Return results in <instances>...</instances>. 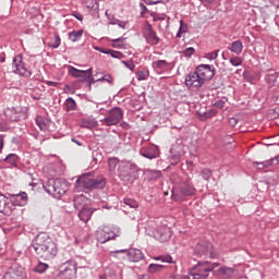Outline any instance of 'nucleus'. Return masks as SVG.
I'll use <instances>...</instances> for the list:
<instances>
[{
  "mask_svg": "<svg viewBox=\"0 0 279 279\" xmlns=\"http://www.w3.org/2000/svg\"><path fill=\"white\" fill-rule=\"evenodd\" d=\"M32 247L38 258H43V260H53L58 256V244L45 232L36 235Z\"/></svg>",
  "mask_w": 279,
  "mask_h": 279,
  "instance_id": "1",
  "label": "nucleus"
},
{
  "mask_svg": "<svg viewBox=\"0 0 279 279\" xmlns=\"http://www.w3.org/2000/svg\"><path fill=\"white\" fill-rule=\"evenodd\" d=\"M43 186L46 193H48V195H52L56 199H60V197L69 191V182L63 179H48Z\"/></svg>",
  "mask_w": 279,
  "mask_h": 279,
  "instance_id": "2",
  "label": "nucleus"
},
{
  "mask_svg": "<svg viewBox=\"0 0 279 279\" xmlns=\"http://www.w3.org/2000/svg\"><path fill=\"white\" fill-rule=\"evenodd\" d=\"M105 186L106 179L104 177L93 179L88 175H81L75 182V189H77V191H93L95 189H104Z\"/></svg>",
  "mask_w": 279,
  "mask_h": 279,
  "instance_id": "3",
  "label": "nucleus"
},
{
  "mask_svg": "<svg viewBox=\"0 0 279 279\" xmlns=\"http://www.w3.org/2000/svg\"><path fill=\"white\" fill-rule=\"evenodd\" d=\"M190 195H195V186H193L190 178L182 179L179 186L172 190V199L174 202H183L184 197H190Z\"/></svg>",
  "mask_w": 279,
  "mask_h": 279,
  "instance_id": "4",
  "label": "nucleus"
},
{
  "mask_svg": "<svg viewBox=\"0 0 279 279\" xmlns=\"http://www.w3.org/2000/svg\"><path fill=\"white\" fill-rule=\"evenodd\" d=\"M218 266L219 263L198 262L197 265L190 270V276H192L193 279H208L210 272Z\"/></svg>",
  "mask_w": 279,
  "mask_h": 279,
  "instance_id": "5",
  "label": "nucleus"
},
{
  "mask_svg": "<svg viewBox=\"0 0 279 279\" xmlns=\"http://www.w3.org/2000/svg\"><path fill=\"white\" fill-rule=\"evenodd\" d=\"M77 274V266L75 262L68 260L60 266L59 277L61 279H73Z\"/></svg>",
  "mask_w": 279,
  "mask_h": 279,
  "instance_id": "6",
  "label": "nucleus"
},
{
  "mask_svg": "<svg viewBox=\"0 0 279 279\" xmlns=\"http://www.w3.org/2000/svg\"><path fill=\"white\" fill-rule=\"evenodd\" d=\"M68 73L72 77H82L83 82H89V84H95V78H93V68L88 70H77L72 65L68 66Z\"/></svg>",
  "mask_w": 279,
  "mask_h": 279,
  "instance_id": "7",
  "label": "nucleus"
},
{
  "mask_svg": "<svg viewBox=\"0 0 279 279\" xmlns=\"http://www.w3.org/2000/svg\"><path fill=\"white\" fill-rule=\"evenodd\" d=\"M195 256H209L213 258V244L206 240H201L194 245Z\"/></svg>",
  "mask_w": 279,
  "mask_h": 279,
  "instance_id": "8",
  "label": "nucleus"
},
{
  "mask_svg": "<svg viewBox=\"0 0 279 279\" xmlns=\"http://www.w3.org/2000/svg\"><path fill=\"white\" fill-rule=\"evenodd\" d=\"M121 119H123V111H121L120 108H113L111 109L107 117L102 120L105 125H118L121 122Z\"/></svg>",
  "mask_w": 279,
  "mask_h": 279,
  "instance_id": "9",
  "label": "nucleus"
},
{
  "mask_svg": "<svg viewBox=\"0 0 279 279\" xmlns=\"http://www.w3.org/2000/svg\"><path fill=\"white\" fill-rule=\"evenodd\" d=\"M195 71L203 82H208L215 77V65L201 64Z\"/></svg>",
  "mask_w": 279,
  "mask_h": 279,
  "instance_id": "10",
  "label": "nucleus"
},
{
  "mask_svg": "<svg viewBox=\"0 0 279 279\" xmlns=\"http://www.w3.org/2000/svg\"><path fill=\"white\" fill-rule=\"evenodd\" d=\"M113 239H117V233L108 227H104L96 231V240L98 243H108V241H112Z\"/></svg>",
  "mask_w": 279,
  "mask_h": 279,
  "instance_id": "11",
  "label": "nucleus"
},
{
  "mask_svg": "<svg viewBox=\"0 0 279 279\" xmlns=\"http://www.w3.org/2000/svg\"><path fill=\"white\" fill-rule=\"evenodd\" d=\"M13 69H15V73L19 75H23L24 77H32V72L25 68L22 54H16L13 58Z\"/></svg>",
  "mask_w": 279,
  "mask_h": 279,
  "instance_id": "12",
  "label": "nucleus"
},
{
  "mask_svg": "<svg viewBox=\"0 0 279 279\" xmlns=\"http://www.w3.org/2000/svg\"><path fill=\"white\" fill-rule=\"evenodd\" d=\"M185 86L192 90H194V88H202V86H204V82L196 70L186 75Z\"/></svg>",
  "mask_w": 279,
  "mask_h": 279,
  "instance_id": "13",
  "label": "nucleus"
},
{
  "mask_svg": "<svg viewBox=\"0 0 279 279\" xmlns=\"http://www.w3.org/2000/svg\"><path fill=\"white\" fill-rule=\"evenodd\" d=\"M128 252V259L131 263H140V260H143L145 258V255L143 254V251L138 248H131V250H119L111 252V254H125Z\"/></svg>",
  "mask_w": 279,
  "mask_h": 279,
  "instance_id": "14",
  "label": "nucleus"
},
{
  "mask_svg": "<svg viewBox=\"0 0 279 279\" xmlns=\"http://www.w3.org/2000/svg\"><path fill=\"white\" fill-rule=\"evenodd\" d=\"M239 271L234 268H230L227 266L220 267L216 272L215 276L219 279H232L236 278Z\"/></svg>",
  "mask_w": 279,
  "mask_h": 279,
  "instance_id": "15",
  "label": "nucleus"
},
{
  "mask_svg": "<svg viewBox=\"0 0 279 279\" xmlns=\"http://www.w3.org/2000/svg\"><path fill=\"white\" fill-rule=\"evenodd\" d=\"M21 107H7L3 114L7 121H19L23 114L21 113Z\"/></svg>",
  "mask_w": 279,
  "mask_h": 279,
  "instance_id": "16",
  "label": "nucleus"
},
{
  "mask_svg": "<svg viewBox=\"0 0 279 279\" xmlns=\"http://www.w3.org/2000/svg\"><path fill=\"white\" fill-rule=\"evenodd\" d=\"M11 198V208L14 206H25L27 204V193L20 192L17 194H9Z\"/></svg>",
  "mask_w": 279,
  "mask_h": 279,
  "instance_id": "17",
  "label": "nucleus"
},
{
  "mask_svg": "<svg viewBox=\"0 0 279 279\" xmlns=\"http://www.w3.org/2000/svg\"><path fill=\"white\" fill-rule=\"evenodd\" d=\"M144 36L148 45H158L160 43V38H158V35H156V32H154L151 25H147L144 28Z\"/></svg>",
  "mask_w": 279,
  "mask_h": 279,
  "instance_id": "18",
  "label": "nucleus"
},
{
  "mask_svg": "<svg viewBox=\"0 0 279 279\" xmlns=\"http://www.w3.org/2000/svg\"><path fill=\"white\" fill-rule=\"evenodd\" d=\"M155 239L160 243H167L171 239V229L168 227H161L155 232Z\"/></svg>",
  "mask_w": 279,
  "mask_h": 279,
  "instance_id": "19",
  "label": "nucleus"
},
{
  "mask_svg": "<svg viewBox=\"0 0 279 279\" xmlns=\"http://www.w3.org/2000/svg\"><path fill=\"white\" fill-rule=\"evenodd\" d=\"M93 213H95V209L90 207H83L78 211V219H81V221L84 223H88V221H90V217H93Z\"/></svg>",
  "mask_w": 279,
  "mask_h": 279,
  "instance_id": "20",
  "label": "nucleus"
},
{
  "mask_svg": "<svg viewBox=\"0 0 279 279\" xmlns=\"http://www.w3.org/2000/svg\"><path fill=\"white\" fill-rule=\"evenodd\" d=\"M12 210H14V208L10 206V203H8V198L5 197V195L0 193V213H4V215H10Z\"/></svg>",
  "mask_w": 279,
  "mask_h": 279,
  "instance_id": "21",
  "label": "nucleus"
},
{
  "mask_svg": "<svg viewBox=\"0 0 279 279\" xmlns=\"http://www.w3.org/2000/svg\"><path fill=\"white\" fill-rule=\"evenodd\" d=\"M276 165H279V155L270 160L258 162L255 161L254 166L257 167V169H265V167H274Z\"/></svg>",
  "mask_w": 279,
  "mask_h": 279,
  "instance_id": "22",
  "label": "nucleus"
},
{
  "mask_svg": "<svg viewBox=\"0 0 279 279\" xmlns=\"http://www.w3.org/2000/svg\"><path fill=\"white\" fill-rule=\"evenodd\" d=\"M266 82L270 86H276V84H279V73L275 71H269L266 75Z\"/></svg>",
  "mask_w": 279,
  "mask_h": 279,
  "instance_id": "23",
  "label": "nucleus"
},
{
  "mask_svg": "<svg viewBox=\"0 0 279 279\" xmlns=\"http://www.w3.org/2000/svg\"><path fill=\"white\" fill-rule=\"evenodd\" d=\"M73 204L76 210H80V208H84L86 204V197L84 196V194L74 196Z\"/></svg>",
  "mask_w": 279,
  "mask_h": 279,
  "instance_id": "24",
  "label": "nucleus"
},
{
  "mask_svg": "<svg viewBox=\"0 0 279 279\" xmlns=\"http://www.w3.org/2000/svg\"><path fill=\"white\" fill-rule=\"evenodd\" d=\"M230 51L232 53H235V56H241L243 53V41L241 40H235L231 44Z\"/></svg>",
  "mask_w": 279,
  "mask_h": 279,
  "instance_id": "25",
  "label": "nucleus"
},
{
  "mask_svg": "<svg viewBox=\"0 0 279 279\" xmlns=\"http://www.w3.org/2000/svg\"><path fill=\"white\" fill-rule=\"evenodd\" d=\"M141 155L144 158H148L149 160H153V158H158V151L156 150L155 147H153L148 150H145V151H141Z\"/></svg>",
  "mask_w": 279,
  "mask_h": 279,
  "instance_id": "26",
  "label": "nucleus"
},
{
  "mask_svg": "<svg viewBox=\"0 0 279 279\" xmlns=\"http://www.w3.org/2000/svg\"><path fill=\"white\" fill-rule=\"evenodd\" d=\"M165 269V265L160 264H149L148 266V274H160Z\"/></svg>",
  "mask_w": 279,
  "mask_h": 279,
  "instance_id": "27",
  "label": "nucleus"
},
{
  "mask_svg": "<svg viewBox=\"0 0 279 279\" xmlns=\"http://www.w3.org/2000/svg\"><path fill=\"white\" fill-rule=\"evenodd\" d=\"M153 66L159 71H165L169 66L167 60H157L153 62Z\"/></svg>",
  "mask_w": 279,
  "mask_h": 279,
  "instance_id": "28",
  "label": "nucleus"
},
{
  "mask_svg": "<svg viewBox=\"0 0 279 279\" xmlns=\"http://www.w3.org/2000/svg\"><path fill=\"white\" fill-rule=\"evenodd\" d=\"M84 34V31H74V32H71L69 33V38L72 43H77V40H80V38H82Z\"/></svg>",
  "mask_w": 279,
  "mask_h": 279,
  "instance_id": "29",
  "label": "nucleus"
},
{
  "mask_svg": "<svg viewBox=\"0 0 279 279\" xmlns=\"http://www.w3.org/2000/svg\"><path fill=\"white\" fill-rule=\"evenodd\" d=\"M62 43V39L60 38V35L56 34L53 39L48 43V47H51L52 49H58Z\"/></svg>",
  "mask_w": 279,
  "mask_h": 279,
  "instance_id": "30",
  "label": "nucleus"
},
{
  "mask_svg": "<svg viewBox=\"0 0 279 279\" xmlns=\"http://www.w3.org/2000/svg\"><path fill=\"white\" fill-rule=\"evenodd\" d=\"M11 274L17 279H25V269L23 267L14 268Z\"/></svg>",
  "mask_w": 279,
  "mask_h": 279,
  "instance_id": "31",
  "label": "nucleus"
},
{
  "mask_svg": "<svg viewBox=\"0 0 279 279\" xmlns=\"http://www.w3.org/2000/svg\"><path fill=\"white\" fill-rule=\"evenodd\" d=\"M108 165H109V171H117V167H119V158L117 157H111L108 160Z\"/></svg>",
  "mask_w": 279,
  "mask_h": 279,
  "instance_id": "32",
  "label": "nucleus"
},
{
  "mask_svg": "<svg viewBox=\"0 0 279 279\" xmlns=\"http://www.w3.org/2000/svg\"><path fill=\"white\" fill-rule=\"evenodd\" d=\"M46 269H49V265L39 262L38 265L35 266L34 271H36V274H45Z\"/></svg>",
  "mask_w": 279,
  "mask_h": 279,
  "instance_id": "33",
  "label": "nucleus"
},
{
  "mask_svg": "<svg viewBox=\"0 0 279 279\" xmlns=\"http://www.w3.org/2000/svg\"><path fill=\"white\" fill-rule=\"evenodd\" d=\"M112 47L117 48V49H121L123 47H125V38H117V39H112Z\"/></svg>",
  "mask_w": 279,
  "mask_h": 279,
  "instance_id": "34",
  "label": "nucleus"
},
{
  "mask_svg": "<svg viewBox=\"0 0 279 279\" xmlns=\"http://www.w3.org/2000/svg\"><path fill=\"white\" fill-rule=\"evenodd\" d=\"M189 29V26L184 23V21H180V28L179 32L177 33V38H182V34H186Z\"/></svg>",
  "mask_w": 279,
  "mask_h": 279,
  "instance_id": "35",
  "label": "nucleus"
},
{
  "mask_svg": "<svg viewBox=\"0 0 279 279\" xmlns=\"http://www.w3.org/2000/svg\"><path fill=\"white\" fill-rule=\"evenodd\" d=\"M65 107L68 112H71V110H75V108H77V105L75 104V99L68 98L65 101Z\"/></svg>",
  "mask_w": 279,
  "mask_h": 279,
  "instance_id": "36",
  "label": "nucleus"
},
{
  "mask_svg": "<svg viewBox=\"0 0 279 279\" xmlns=\"http://www.w3.org/2000/svg\"><path fill=\"white\" fill-rule=\"evenodd\" d=\"M155 260H161V263H170V264L175 263L173 262V257H171V255H160L155 257Z\"/></svg>",
  "mask_w": 279,
  "mask_h": 279,
  "instance_id": "37",
  "label": "nucleus"
},
{
  "mask_svg": "<svg viewBox=\"0 0 279 279\" xmlns=\"http://www.w3.org/2000/svg\"><path fill=\"white\" fill-rule=\"evenodd\" d=\"M136 76L140 82L147 80V77H149V71L140 70L137 71Z\"/></svg>",
  "mask_w": 279,
  "mask_h": 279,
  "instance_id": "38",
  "label": "nucleus"
},
{
  "mask_svg": "<svg viewBox=\"0 0 279 279\" xmlns=\"http://www.w3.org/2000/svg\"><path fill=\"white\" fill-rule=\"evenodd\" d=\"M205 58L210 61L217 60V58H219V50H214L211 52L205 53Z\"/></svg>",
  "mask_w": 279,
  "mask_h": 279,
  "instance_id": "39",
  "label": "nucleus"
},
{
  "mask_svg": "<svg viewBox=\"0 0 279 279\" xmlns=\"http://www.w3.org/2000/svg\"><path fill=\"white\" fill-rule=\"evenodd\" d=\"M5 161L9 162V165H16V162L19 161V156H16L15 154H10L5 158Z\"/></svg>",
  "mask_w": 279,
  "mask_h": 279,
  "instance_id": "40",
  "label": "nucleus"
},
{
  "mask_svg": "<svg viewBox=\"0 0 279 279\" xmlns=\"http://www.w3.org/2000/svg\"><path fill=\"white\" fill-rule=\"evenodd\" d=\"M229 62L232 64V66H241L243 64V59H241V57H235L231 58Z\"/></svg>",
  "mask_w": 279,
  "mask_h": 279,
  "instance_id": "41",
  "label": "nucleus"
},
{
  "mask_svg": "<svg viewBox=\"0 0 279 279\" xmlns=\"http://www.w3.org/2000/svg\"><path fill=\"white\" fill-rule=\"evenodd\" d=\"M110 24L111 25H118L122 29H128V22H122V21H119V20H112V21H110Z\"/></svg>",
  "mask_w": 279,
  "mask_h": 279,
  "instance_id": "42",
  "label": "nucleus"
},
{
  "mask_svg": "<svg viewBox=\"0 0 279 279\" xmlns=\"http://www.w3.org/2000/svg\"><path fill=\"white\" fill-rule=\"evenodd\" d=\"M124 204H125V206H129L130 208H136L138 206V203L131 198L124 199Z\"/></svg>",
  "mask_w": 279,
  "mask_h": 279,
  "instance_id": "43",
  "label": "nucleus"
},
{
  "mask_svg": "<svg viewBox=\"0 0 279 279\" xmlns=\"http://www.w3.org/2000/svg\"><path fill=\"white\" fill-rule=\"evenodd\" d=\"M216 116H217L216 109H211L204 113L205 119H213V117H216Z\"/></svg>",
  "mask_w": 279,
  "mask_h": 279,
  "instance_id": "44",
  "label": "nucleus"
},
{
  "mask_svg": "<svg viewBox=\"0 0 279 279\" xmlns=\"http://www.w3.org/2000/svg\"><path fill=\"white\" fill-rule=\"evenodd\" d=\"M193 53H195V48L193 47H190L183 51V56H185V58H191Z\"/></svg>",
  "mask_w": 279,
  "mask_h": 279,
  "instance_id": "45",
  "label": "nucleus"
},
{
  "mask_svg": "<svg viewBox=\"0 0 279 279\" xmlns=\"http://www.w3.org/2000/svg\"><path fill=\"white\" fill-rule=\"evenodd\" d=\"M122 64H124L126 69H130V71H134L136 69V65L132 61H122Z\"/></svg>",
  "mask_w": 279,
  "mask_h": 279,
  "instance_id": "46",
  "label": "nucleus"
},
{
  "mask_svg": "<svg viewBox=\"0 0 279 279\" xmlns=\"http://www.w3.org/2000/svg\"><path fill=\"white\" fill-rule=\"evenodd\" d=\"M105 53H111V58H118L120 60V58H123V53H121L120 51H116V50H110L109 52H105Z\"/></svg>",
  "mask_w": 279,
  "mask_h": 279,
  "instance_id": "47",
  "label": "nucleus"
},
{
  "mask_svg": "<svg viewBox=\"0 0 279 279\" xmlns=\"http://www.w3.org/2000/svg\"><path fill=\"white\" fill-rule=\"evenodd\" d=\"M88 10H98L99 3L90 1L89 4H87Z\"/></svg>",
  "mask_w": 279,
  "mask_h": 279,
  "instance_id": "48",
  "label": "nucleus"
},
{
  "mask_svg": "<svg viewBox=\"0 0 279 279\" xmlns=\"http://www.w3.org/2000/svg\"><path fill=\"white\" fill-rule=\"evenodd\" d=\"M147 5H156L157 3H162L163 0H144Z\"/></svg>",
  "mask_w": 279,
  "mask_h": 279,
  "instance_id": "49",
  "label": "nucleus"
},
{
  "mask_svg": "<svg viewBox=\"0 0 279 279\" xmlns=\"http://www.w3.org/2000/svg\"><path fill=\"white\" fill-rule=\"evenodd\" d=\"M36 123L41 131L47 130V125H45L44 122L40 121V119H37Z\"/></svg>",
  "mask_w": 279,
  "mask_h": 279,
  "instance_id": "50",
  "label": "nucleus"
},
{
  "mask_svg": "<svg viewBox=\"0 0 279 279\" xmlns=\"http://www.w3.org/2000/svg\"><path fill=\"white\" fill-rule=\"evenodd\" d=\"M97 82H108V84H112V77L111 76H108V77H101V78H98Z\"/></svg>",
  "mask_w": 279,
  "mask_h": 279,
  "instance_id": "51",
  "label": "nucleus"
},
{
  "mask_svg": "<svg viewBox=\"0 0 279 279\" xmlns=\"http://www.w3.org/2000/svg\"><path fill=\"white\" fill-rule=\"evenodd\" d=\"M223 106H226V101L223 100H218L215 102L216 108H223Z\"/></svg>",
  "mask_w": 279,
  "mask_h": 279,
  "instance_id": "52",
  "label": "nucleus"
},
{
  "mask_svg": "<svg viewBox=\"0 0 279 279\" xmlns=\"http://www.w3.org/2000/svg\"><path fill=\"white\" fill-rule=\"evenodd\" d=\"M2 279H17L12 272L4 274Z\"/></svg>",
  "mask_w": 279,
  "mask_h": 279,
  "instance_id": "53",
  "label": "nucleus"
},
{
  "mask_svg": "<svg viewBox=\"0 0 279 279\" xmlns=\"http://www.w3.org/2000/svg\"><path fill=\"white\" fill-rule=\"evenodd\" d=\"M236 123H239V121L236 120V118H231L229 119V124L231 125V128H234L236 125Z\"/></svg>",
  "mask_w": 279,
  "mask_h": 279,
  "instance_id": "54",
  "label": "nucleus"
},
{
  "mask_svg": "<svg viewBox=\"0 0 279 279\" xmlns=\"http://www.w3.org/2000/svg\"><path fill=\"white\" fill-rule=\"evenodd\" d=\"M74 19H77V21H84V16L81 13H73Z\"/></svg>",
  "mask_w": 279,
  "mask_h": 279,
  "instance_id": "55",
  "label": "nucleus"
},
{
  "mask_svg": "<svg viewBox=\"0 0 279 279\" xmlns=\"http://www.w3.org/2000/svg\"><path fill=\"white\" fill-rule=\"evenodd\" d=\"M140 8L142 10V14H145L147 12V7H145V4L140 3Z\"/></svg>",
  "mask_w": 279,
  "mask_h": 279,
  "instance_id": "56",
  "label": "nucleus"
},
{
  "mask_svg": "<svg viewBox=\"0 0 279 279\" xmlns=\"http://www.w3.org/2000/svg\"><path fill=\"white\" fill-rule=\"evenodd\" d=\"M210 173H213L210 169L203 170V175H210Z\"/></svg>",
  "mask_w": 279,
  "mask_h": 279,
  "instance_id": "57",
  "label": "nucleus"
},
{
  "mask_svg": "<svg viewBox=\"0 0 279 279\" xmlns=\"http://www.w3.org/2000/svg\"><path fill=\"white\" fill-rule=\"evenodd\" d=\"M46 84H47L48 86H58V83L51 82V81H48Z\"/></svg>",
  "mask_w": 279,
  "mask_h": 279,
  "instance_id": "58",
  "label": "nucleus"
},
{
  "mask_svg": "<svg viewBox=\"0 0 279 279\" xmlns=\"http://www.w3.org/2000/svg\"><path fill=\"white\" fill-rule=\"evenodd\" d=\"M8 130V126L0 123V132H5Z\"/></svg>",
  "mask_w": 279,
  "mask_h": 279,
  "instance_id": "59",
  "label": "nucleus"
},
{
  "mask_svg": "<svg viewBox=\"0 0 279 279\" xmlns=\"http://www.w3.org/2000/svg\"><path fill=\"white\" fill-rule=\"evenodd\" d=\"M31 186H38V183L36 182V180L33 179Z\"/></svg>",
  "mask_w": 279,
  "mask_h": 279,
  "instance_id": "60",
  "label": "nucleus"
},
{
  "mask_svg": "<svg viewBox=\"0 0 279 279\" xmlns=\"http://www.w3.org/2000/svg\"><path fill=\"white\" fill-rule=\"evenodd\" d=\"M0 149H3V137H0Z\"/></svg>",
  "mask_w": 279,
  "mask_h": 279,
  "instance_id": "61",
  "label": "nucleus"
},
{
  "mask_svg": "<svg viewBox=\"0 0 279 279\" xmlns=\"http://www.w3.org/2000/svg\"><path fill=\"white\" fill-rule=\"evenodd\" d=\"M202 1V3H213V1H215V0H201Z\"/></svg>",
  "mask_w": 279,
  "mask_h": 279,
  "instance_id": "62",
  "label": "nucleus"
},
{
  "mask_svg": "<svg viewBox=\"0 0 279 279\" xmlns=\"http://www.w3.org/2000/svg\"><path fill=\"white\" fill-rule=\"evenodd\" d=\"M100 279H108V275H102L99 277Z\"/></svg>",
  "mask_w": 279,
  "mask_h": 279,
  "instance_id": "63",
  "label": "nucleus"
},
{
  "mask_svg": "<svg viewBox=\"0 0 279 279\" xmlns=\"http://www.w3.org/2000/svg\"><path fill=\"white\" fill-rule=\"evenodd\" d=\"M110 276H114V270L109 271Z\"/></svg>",
  "mask_w": 279,
  "mask_h": 279,
  "instance_id": "64",
  "label": "nucleus"
}]
</instances>
